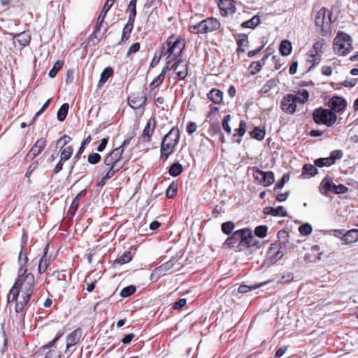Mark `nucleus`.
<instances>
[{"instance_id": "obj_58", "label": "nucleus", "mask_w": 358, "mask_h": 358, "mask_svg": "<svg viewBox=\"0 0 358 358\" xmlns=\"http://www.w3.org/2000/svg\"><path fill=\"white\" fill-rule=\"evenodd\" d=\"M299 231L302 236H308L312 232V227L308 223L303 224L299 227Z\"/></svg>"}, {"instance_id": "obj_56", "label": "nucleus", "mask_w": 358, "mask_h": 358, "mask_svg": "<svg viewBox=\"0 0 358 358\" xmlns=\"http://www.w3.org/2000/svg\"><path fill=\"white\" fill-rule=\"evenodd\" d=\"M66 274L67 271L66 270H62L57 273V280L61 282L63 287H65L67 285ZM68 274L70 275L69 273H68Z\"/></svg>"}, {"instance_id": "obj_41", "label": "nucleus", "mask_w": 358, "mask_h": 358, "mask_svg": "<svg viewBox=\"0 0 358 358\" xmlns=\"http://www.w3.org/2000/svg\"><path fill=\"white\" fill-rule=\"evenodd\" d=\"M321 60V55H317L316 53L310 52L308 56V59H307V62L312 63V65L308 68V71H311L314 69L317 65L319 64Z\"/></svg>"}, {"instance_id": "obj_46", "label": "nucleus", "mask_w": 358, "mask_h": 358, "mask_svg": "<svg viewBox=\"0 0 358 358\" xmlns=\"http://www.w3.org/2000/svg\"><path fill=\"white\" fill-rule=\"evenodd\" d=\"M103 23H104V20H101L99 17L97 18V22L95 25L94 29L90 36V38L92 39L96 38L98 40V41H100L101 38H99V36H98V33L100 31L101 27L103 26Z\"/></svg>"}, {"instance_id": "obj_5", "label": "nucleus", "mask_w": 358, "mask_h": 358, "mask_svg": "<svg viewBox=\"0 0 358 358\" xmlns=\"http://www.w3.org/2000/svg\"><path fill=\"white\" fill-rule=\"evenodd\" d=\"M337 115L328 108L322 107L317 108L313 113L314 122L319 125H325L328 127H332L337 120Z\"/></svg>"}, {"instance_id": "obj_40", "label": "nucleus", "mask_w": 358, "mask_h": 358, "mask_svg": "<svg viewBox=\"0 0 358 358\" xmlns=\"http://www.w3.org/2000/svg\"><path fill=\"white\" fill-rule=\"evenodd\" d=\"M132 259L131 253L130 251H125L121 256L117 257L115 261L114 264L122 265L129 262Z\"/></svg>"}, {"instance_id": "obj_23", "label": "nucleus", "mask_w": 358, "mask_h": 358, "mask_svg": "<svg viewBox=\"0 0 358 358\" xmlns=\"http://www.w3.org/2000/svg\"><path fill=\"white\" fill-rule=\"evenodd\" d=\"M246 128H247L246 122H245L244 120H241L239 123L238 128H237L234 130L235 133L234 134V136H233L234 139L236 143H241V137L244 136V134H245Z\"/></svg>"}, {"instance_id": "obj_6", "label": "nucleus", "mask_w": 358, "mask_h": 358, "mask_svg": "<svg viewBox=\"0 0 358 358\" xmlns=\"http://www.w3.org/2000/svg\"><path fill=\"white\" fill-rule=\"evenodd\" d=\"M220 22L215 17H208L199 23L190 26L189 31L194 34H206L219 29Z\"/></svg>"}, {"instance_id": "obj_35", "label": "nucleus", "mask_w": 358, "mask_h": 358, "mask_svg": "<svg viewBox=\"0 0 358 358\" xmlns=\"http://www.w3.org/2000/svg\"><path fill=\"white\" fill-rule=\"evenodd\" d=\"M292 50V43L287 40H283L280 45L279 50L282 56L289 55Z\"/></svg>"}, {"instance_id": "obj_9", "label": "nucleus", "mask_w": 358, "mask_h": 358, "mask_svg": "<svg viewBox=\"0 0 358 358\" xmlns=\"http://www.w3.org/2000/svg\"><path fill=\"white\" fill-rule=\"evenodd\" d=\"M296 100L292 94H287L283 96L280 102L281 110L289 115H293L296 110Z\"/></svg>"}, {"instance_id": "obj_48", "label": "nucleus", "mask_w": 358, "mask_h": 358, "mask_svg": "<svg viewBox=\"0 0 358 358\" xmlns=\"http://www.w3.org/2000/svg\"><path fill=\"white\" fill-rule=\"evenodd\" d=\"M136 290V288L134 285H129L121 290L120 295L122 298H127L134 294Z\"/></svg>"}, {"instance_id": "obj_53", "label": "nucleus", "mask_w": 358, "mask_h": 358, "mask_svg": "<svg viewBox=\"0 0 358 358\" xmlns=\"http://www.w3.org/2000/svg\"><path fill=\"white\" fill-rule=\"evenodd\" d=\"M208 134L213 136L215 135L218 134L221 131V128L220 126L219 122H213L210 124L209 129H208Z\"/></svg>"}, {"instance_id": "obj_39", "label": "nucleus", "mask_w": 358, "mask_h": 358, "mask_svg": "<svg viewBox=\"0 0 358 358\" xmlns=\"http://www.w3.org/2000/svg\"><path fill=\"white\" fill-rule=\"evenodd\" d=\"M73 152V149L71 146L62 147L61 148V161L66 162L70 159Z\"/></svg>"}, {"instance_id": "obj_13", "label": "nucleus", "mask_w": 358, "mask_h": 358, "mask_svg": "<svg viewBox=\"0 0 358 358\" xmlns=\"http://www.w3.org/2000/svg\"><path fill=\"white\" fill-rule=\"evenodd\" d=\"M336 184L333 182L331 177L327 176H325L320 184V192L322 195L328 196L329 192L334 193Z\"/></svg>"}, {"instance_id": "obj_60", "label": "nucleus", "mask_w": 358, "mask_h": 358, "mask_svg": "<svg viewBox=\"0 0 358 358\" xmlns=\"http://www.w3.org/2000/svg\"><path fill=\"white\" fill-rule=\"evenodd\" d=\"M289 173H285L282 176V178L279 181H278V182L275 184L274 190H275L277 189H282L284 187L285 182H287L289 180Z\"/></svg>"}, {"instance_id": "obj_25", "label": "nucleus", "mask_w": 358, "mask_h": 358, "mask_svg": "<svg viewBox=\"0 0 358 358\" xmlns=\"http://www.w3.org/2000/svg\"><path fill=\"white\" fill-rule=\"evenodd\" d=\"M345 244H350L358 241V229H354L348 231L342 238Z\"/></svg>"}, {"instance_id": "obj_31", "label": "nucleus", "mask_w": 358, "mask_h": 358, "mask_svg": "<svg viewBox=\"0 0 358 358\" xmlns=\"http://www.w3.org/2000/svg\"><path fill=\"white\" fill-rule=\"evenodd\" d=\"M262 179V184L264 185V186H269L272 185L274 181V173L272 171H262V175L261 176Z\"/></svg>"}, {"instance_id": "obj_63", "label": "nucleus", "mask_w": 358, "mask_h": 358, "mask_svg": "<svg viewBox=\"0 0 358 358\" xmlns=\"http://www.w3.org/2000/svg\"><path fill=\"white\" fill-rule=\"evenodd\" d=\"M169 173L174 177L179 176V162L177 161L171 166Z\"/></svg>"}, {"instance_id": "obj_3", "label": "nucleus", "mask_w": 358, "mask_h": 358, "mask_svg": "<svg viewBox=\"0 0 358 358\" xmlns=\"http://www.w3.org/2000/svg\"><path fill=\"white\" fill-rule=\"evenodd\" d=\"M333 48L336 54L346 56L353 50L352 37L343 31H338L334 38Z\"/></svg>"}, {"instance_id": "obj_62", "label": "nucleus", "mask_w": 358, "mask_h": 358, "mask_svg": "<svg viewBox=\"0 0 358 358\" xmlns=\"http://www.w3.org/2000/svg\"><path fill=\"white\" fill-rule=\"evenodd\" d=\"M101 157L99 154L92 153L88 156L87 162L91 164H96L101 161Z\"/></svg>"}, {"instance_id": "obj_32", "label": "nucleus", "mask_w": 358, "mask_h": 358, "mask_svg": "<svg viewBox=\"0 0 358 358\" xmlns=\"http://www.w3.org/2000/svg\"><path fill=\"white\" fill-rule=\"evenodd\" d=\"M137 0H131L127 7V12L129 13L128 20L135 22L136 16Z\"/></svg>"}, {"instance_id": "obj_43", "label": "nucleus", "mask_w": 358, "mask_h": 358, "mask_svg": "<svg viewBox=\"0 0 358 358\" xmlns=\"http://www.w3.org/2000/svg\"><path fill=\"white\" fill-rule=\"evenodd\" d=\"M267 282H261L259 284H255L252 285H241L238 287V292L240 293H246L251 290H255L263 285H266Z\"/></svg>"}, {"instance_id": "obj_64", "label": "nucleus", "mask_w": 358, "mask_h": 358, "mask_svg": "<svg viewBox=\"0 0 358 358\" xmlns=\"http://www.w3.org/2000/svg\"><path fill=\"white\" fill-rule=\"evenodd\" d=\"M219 6L221 10H223L225 11V13H227L228 10L231 9L232 3L231 0L221 1L219 3Z\"/></svg>"}, {"instance_id": "obj_44", "label": "nucleus", "mask_w": 358, "mask_h": 358, "mask_svg": "<svg viewBox=\"0 0 358 358\" xmlns=\"http://www.w3.org/2000/svg\"><path fill=\"white\" fill-rule=\"evenodd\" d=\"M294 96L297 102L304 103L308 100L309 93L306 90H299L296 95Z\"/></svg>"}, {"instance_id": "obj_59", "label": "nucleus", "mask_w": 358, "mask_h": 358, "mask_svg": "<svg viewBox=\"0 0 358 358\" xmlns=\"http://www.w3.org/2000/svg\"><path fill=\"white\" fill-rule=\"evenodd\" d=\"M51 102V99H48L45 103L43 105L42 108L35 114V116L33 117L31 122L29 123V125H31L34 123L36 118L41 115L45 110L50 106V103Z\"/></svg>"}, {"instance_id": "obj_52", "label": "nucleus", "mask_w": 358, "mask_h": 358, "mask_svg": "<svg viewBox=\"0 0 358 358\" xmlns=\"http://www.w3.org/2000/svg\"><path fill=\"white\" fill-rule=\"evenodd\" d=\"M268 227L265 225H259L255 229V234L259 238H263L266 236Z\"/></svg>"}, {"instance_id": "obj_29", "label": "nucleus", "mask_w": 358, "mask_h": 358, "mask_svg": "<svg viewBox=\"0 0 358 358\" xmlns=\"http://www.w3.org/2000/svg\"><path fill=\"white\" fill-rule=\"evenodd\" d=\"M316 167L315 165L313 166L309 164H304L302 168V176L308 178L315 176L318 173Z\"/></svg>"}, {"instance_id": "obj_19", "label": "nucleus", "mask_w": 358, "mask_h": 358, "mask_svg": "<svg viewBox=\"0 0 358 358\" xmlns=\"http://www.w3.org/2000/svg\"><path fill=\"white\" fill-rule=\"evenodd\" d=\"M155 128V120L154 118H150L148 121L146 126L143 131L142 138L143 139V141L149 142L150 141V137L154 132Z\"/></svg>"}, {"instance_id": "obj_18", "label": "nucleus", "mask_w": 358, "mask_h": 358, "mask_svg": "<svg viewBox=\"0 0 358 358\" xmlns=\"http://www.w3.org/2000/svg\"><path fill=\"white\" fill-rule=\"evenodd\" d=\"M82 336V329L78 328L75 329L66 337V350L71 346L76 345Z\"/></svg>"}, {"instance_id": "obj_8", "label": "nucleus", "mask_w": 358, "mask_h": 358, "mask_svg": "<svg viewBox=\"0 0 358 358\" xmlns=\"http://www.w3.org/2000/svg\"><path fill=\"white\" fill-rule=\"evenodd\" d=\"M343 153L341 150H335L331 152L329 157L318 158L315 160V165L317 167L330 166L335 164L336 161L343 157Z\"/></svg>"}, {"instance_id": "obj_20", "label": "nucleus", "mask_w": 358, "mask_h": 358, "mask_svg": "<svg viewBox=\"0 0 358 358\" xmlns=\"http://www.w3.org/2000/svg\"><path fill=\"white\" fill-rule=\"evenodd\" d=\"M264 213L266 215H271L275 217H286L287 215V210L282 206H280L277 208L273 207H266L264 209Z\"/></svg>"}, {"instance_id": "obj_51", "label": "nucleus", "mask_w": 358, "mask_h": 358, "mask_svg": "<svg viewBox=\"0 0 358 358\" xmlns=\"http://www.w3.org/2000/svg\"><path fill=\"white\" fill-rule=\"evenodd\" d=\"M222 231L226 234L229 235L234 229V224L231 221L226 222L222 224Z\"/></svg>"}, {"instance_id": "obj_1", "label": "nucleus", "mask_w": 358, "mask_h": 358, "mask_svg": "<svg viewBox=\"0 0 358 358\" xmlns=\"http://www.w3.org/2000/svg\"><path fill=\"white\" fill-rule=\"evenodd\" d=\"M15 282L17 283V289L20 293V301L15 303V312H23L24 307L30 301L34 293L35 279L32 273H29L22 278H17Z\"/></svg>"}, {"instance_id": "obj_37", "label": "nucleus", "mask_w": 358, "mask_h": 358, "mask_svg": "<svg viewBox=\"0 0 358 358\" xmlns=\"http://www.w3.org/2000/svg\"><path fill=\"white\" fill-rule=\"evenodd\" d=\"M69 109V105L67 103H64L61 106L57 113V117L59 122H63L66 119Z\"/></svg>"}, {"instance_id": "obj_47", "label": "nucleus", "mask_w": 358, "mask_h": 358, "mask_svg": "<svg viewBox=\"0 0 358 358\" xmlns=\"http://www.w3.org/2000/svg\"><path fill=\"white\" fill-rule=\"evenodd\" d=\"M250 134L252 138L261 141L265 136V131L259 127H255L252 131H250Z\"/></svg>"}, {"instance_id": "obj_34", "label": "nucleus", "mask_w": 358, "mask_h": 358, "mask_svg": "<svg viewBox=\"0 0 358 358\" xmlns=\"http://www.w3.org/2000/svg\"><path fill=\"white\" fill-rule=\"evenodd\" d=\"M261 21H260V18L259 17L256 15L255 16H253L251 19H250L249 20H247L245 22H243L241 26V27L243 28H250V29H254L256 27H257L259 24H260Z\"/></svg>"}, {"instance_id": "obj_27", "label": "nucleus", "mask_w": 358, "mask_h": 358, "mask_svg": "<svg viewBox=\"0 0 358 358\" xmlns=\"http://www.w3.org/2000/svg\"><path fill=\"white\" fill-rule=\"evenodd\" d=\"M45 145L46 140L44 138H41L36 141L29 151H31L36 157H37L41 153Z\"/></svg>"}, {"instance_id": "obj_30", "label": "nucleus", "mask_w": 358, "mask_h": 358, "mask_svg": "<svg viewBox=\"0 0 358 358\" xmlns=\"http://www.w3.org/2000/svg\"><path fill=\"white\" fill-rule=\"evenodd\" d=\"M134 22L131 20H127V22L124 25L122 29V38L121 41L124 42L127 41L130 36V34L134 28Z\"/></svg>"}, {"instance_id": "obj_36", "label": "nucleus", "mask_w": 358, "mask_h": 358, "mask_svg": "<svg viewBox=\"0 0 358 358\" xmlns=\"http://www.w3.org/2000/svg\"><path fill=\"white\" fill-rule=\"evenodd\" d=\"M278 83H279V80L278 78L270 79L262 87L261 91H260L261 93L262 94L268 93L271 89L276 87Z\"/></svg>"}, {"instance_id": "obj_42", "label": "nucleus", "mask_w": 358, "mask_h": 358, "mask_svg": "<svg viewBox=\"0 0 358 358\" xmlns=\"http://www.w3.org/2000/svg\"><path fill=\"white\" fill-rule=\"evenodd\" d=\"M168 71L166 69V66L163 69L162 73L157 76L154 80L150 83V87L151 90H155L156 87H157L164 80L165 77L166 71Z\"/></svg>"}, {"instance_id": "obj_21", "label": "nucleus", "mask_w": 358, "mask_h": 358, "mask_svg": "<svg viewBox=\"0 0 358 358\" xmlns=\"http://www.w3.org/2000/svg\"><path fill=\"white\" fill-rule=\"evenodd\" d=\"M207 97L214 104H220L223 101V92L218 89L213 88L208 93Z\"/></svg>"}, {"instance_id": "obj_45", "label": "nucleus", "mask_w": 358, "mask_h": 358, "mask_svg": "<svg viewBox=\"0 0 358 358\" xmlns=\"http://www.w3.org/2000/svg\"><path fill=\"white\" fill-rule=\"evenodd\" d=\"M107 166H110L109 170L105 174L106 178H111L116 173H117L122 167V165L120 164H105Z\"/></svg>"}, {"instance_id": "obj_10", "label": "nucleus", "mask_w": 358, "mask_h": 358, "mask_svg": "<svg viewBox=\"0 0 358 358\" xmlns=\"http://www.w3.org/2000/svg\"><path fill=\"white\" fill-rule=\"evenodd\" d=\"M146 95L143 91L131 93L128 96V104L133 109H138L145 104Z\"/></svg>"}, {"instance_id": "obj_2", "label": "nucleus", "mask_w": 358, "mask_h": 358, "mask_svg": "<svg viewBox=\"0 0 358 358\" xmlns=\"http://www.w3.org/2000/svg\"><path fill=\"white\" fill-rule=\"evenodd\" d=\"M178 45L179 36L176 37L175 35H171L163 44L160 51V56H166V69L167 70L173 69L178 76H179V72H177L176 70L179 64V51H177L176 48Z\"/></svg>"}, {"instance_id": "obj_49", "label": "nucleus", "mask_w": 358, "mask_h": 358, "mask_svg": "<svg viewBox=\"0 0 358 358\" xmlns=\"http://www.w3.org/2000/svg\"><path fill=\"white\" fill-rule=\"evenodd\" d=\"M178 185L176 182H172L166 190V196L168 198H173L178 192Z\"/></svg>"}, {"instance_id": "obj_28", "label": "nucleus", "mask_w": 358, "mask_h": 358, "mask_svg": "<svg viewBox=\"0 0 358 358\" xmlns=\"http://www.w3.org/2000/svg\"><path fill=\"white\" fill-rule=\"evenodd\" d=\"M17 283L18 282H15L10 289L7 296L8 303H10L11 301H15L17 303V301H20V293L17 289Z\"/></svg>"}, {"instance_id": "obj_14", "label": "nucleus", "mask_w": 358, "mask_h": 358, "mask_svg": "<svg viewBox=\"0 0 358 358\" xmlns=\"http://www.w3.org/2000/svg\"><path fill=\"white\" fill-rule=\"evenodd\" d=\"M178 258L174 257H172L169 262L162 264L161 266L156 268L154 272L158 275H164L167 273H171L172 271H171L176 263L178 262Z\"/></svg>"}, {"instance_id": "obj_26", "label": "nucleus", "mask_w": 358, "mask_h": 358, "mask_svg": "<svg viewBox=\"0 0 358 358\" xmlns=\"http://www.w3.org/2000/svg\"><path fill=\"white\" fill-rule=\"evenodd\" d=\"M236 43L238 45V52H244L245 50L243 48V46H248V35L245 34H238L235 36Z\"/></svg>"}, {"instance_id": "obj_7", "label": "nucleus", "mask_w": 358, "mask_h": 358, "mask_svg": "<svg viewBox=\"0 0 358 358\" xmlns=\"http://www.w3.org/2000/svg\"><path fill=\"white\" fill-rule=\"evenodd\" d=\"M240 234L241 242L237 245L236 251H243L250 247L257 246L259 241L255 240L252 231L250 228H244L238 230Z\"/></svg>"}, {"instance_id": "obj_12", "label": "nucleus", "mask_w": 358, "mask_h": 358, "mask_svg": "<svg viewBox=\"0 0 358 358\" xmlns=\"http://www.w3.org/2000/svg\"><path fill=\"white\" fill-rule=\"evenodd\" d=\"M123 154L122 148H116L113 149L104 159V164H119Z\"/></svg>"}, {"instance_id": "obj_33", "label": "nucleus", "mask_w": 358, "mask_h": 358, "mask_svg": "<svg viewBox=\"0 0 358 358\" xmlns=\"http://www.w3.org/2000/svg\"><path fill=\"white\" fill-rule=\"evenodd\" d=\"M86 194H87L86 189H83L78 194V195L74 198V199L73 200V201L70 206V208L69 210V212H71L73 214L75 213V212L77 210V209L79 207V201H80V198L83 196H85L86 195Z\"/></svg>"}, {"instance_id": "obj_54", "label": "nucleus", "mask_w": 358, "mask_h": 358, "mask_svg": "<svg viewBox=\"0 0 358 358\" xmlns=\"http://www.w3.org/2000/svg\"><path fill=\"white\" fill-rule=\"evenodd\" d=\"M324 45V40H320L316 41L313 46V49L310 50V52L316 53L317 55H322L323 52L322 48Z\"/></svg>"}, {"instance_id": "obj_15", "label": "nucleus", "mask_w": 358, "mask_h": 358, "mask_svg": "<svg viewBox=\"0 0 358 358\" xmlns=\"http://www.w3.org/2000/svg\"><path fill=\"white\" fill-rule=\"evenodd\" d=\"M268 255L272 263H275L283 256V252L281 250V246L278 243H272L268 251Z\"/></svg>"}, {"instance_id": "obj_16", "label": "nucleus", "mask_w": 358, "mask_h": 358, "mask_svg": "<svg viewBox=\"0 0 358 358\" xmlns=\"http://www.w3.org/2000/svg\"><path fill=\"white\" fill-rule=\"evenodd\" d=\"M324 8H320L315 16V22L317 27H320L322 34L329 32L328 22H324Z\"/></svg>"}, {"instance_id": "obj_57", "label": "nucleus", "mask_w": 358, "mask_h": 358, "mask_svg": "<svg viewBox=\"0 0 358 358\" xmlns=\"http://www.w3.org/2000/svg\"><path fill=\"white\" fill-rule=\"evenodd\" d=\"M262 65L260 64L259 62H257L256 61L255 62H252L250 66H249V69H250V73L252 75V76H255V74H257L259 71H260V70L262 69Z\"/></svg>"}, {"instance_id": "obj_17", "label": "nucleus", "mask_w": 358, "mask_h": 358, "mask_svg": "<svg viewBox=\"0 0 358 358\" xmlns=\"http://www.w3.org/2000/svg\"><path fill=\"white\" fill-rule=\"evenodd\" d=\"M49 243H47L43 249V255L38 262V270L39 273H43L48 268L50 262V256L48 257Z\"/></svg>"}, {"instance_id": "obj_11", "label": "nucleus", "mask_w": 358, "mask_h": 358, "mask_svg": "<svg viewBox=\"0 0 358 358\" xmlns=\"http://www.w3.org/2000/svg\"><path fill=\"white\" fill-rule=\"evenodd\" d=\"M328 105L330 108L329 110L336 114L343 113L345 110L348 103L344 98L334 96L329 100Z\"/></svg>"}, {"instance_id": "obj_38", "label": "nucleus", "mask_w": 358, "mask_h": 358, "mask_svg": "<svg viewBox=\"0 0 358 358\" xmlns=\"http://www.w3.org/2000/svg\"><path fill=\"white\" fill-rule=\"evenodd\" d=\"M113 75V69L108 66L103 69L101 74V78L99 82V86L103 85L107 80Z\"/></svg>"}, {"instance_id": "obj_4", "label": "nucleus", "mask_w": 358, "mask_h": 358, "mask_svg": "<svg viewBox=\"0 0 358 358\" xmlns=\"http://www.w3.org/2000/svg\"><path fill=\"white\" fill-rule=\"evenodd\" d=\"M179 140V129L173 128L167 134H166L161 144V157L166 160L171 155Z\"/></svg>"}, {"instance_id": "obj_61", "label": "nucleus", "mask_w": 358, "mask_h": 358, "mask_svg": "<svg viewBox=\"0 0 358 358\" xmlns=\"http://www.w3.org/2000/svg\"><path fill=\"white\" fill-rule=\"evenodd\" d=\"M28 262V257L27 254L23 255V246H22L21 250L18 256V264L20 266H25Z\"/></svg>"}, {"instance_id": "obj_55", "label": "nucleus", "mask_w": 358, "mask_h": 358, "mask_svg": "<svg viewBox=\"0 0 358 358\" xmlns=\"http://www.w3.org/2000/svg\"><path fill=\"white\" fill-rule=\"evenodd\" d=\"M231 119V116L230 115H227L224 117L222 120V128L228 134H231V128L229 126V122Z\"/></svg>"}, {"instance_id": "obj_22", "label": "nucleus", "mask_w": 358, "mask_h": 358, "mask_svg": "<svg viewBox=\"0 0 358 358\" xmlns=\"http://www.w3.org/2000/svg\"><path fill=\"white\" fill-rule=\"evenodd\" d=\"M13 40L15 43L17 42L20 46L25 47L30 43L31 36L28 33L24 31L15 34Z\"/></svg>"}, {"instance_id": "obj_50", "label": "nucleus", "mask_w": 358, "mask_h": 358, "mask_svg": "<svg viewBox=\"0 0 358 358\" xmlns=\"http://www.w3.org/2000/svg\"><path fill=\"white\" fill-rule=\"evenodd\" d=\"M63 64V62L57 61L53 65L52 69L49 71L48 76L52 78H55L57 76L58 71L62 69Z\"/></svg>"}, {"instance_id": "obj_24", "label": "nucleus", "mask_w": 358, "mask_h": 358, "mask_svg": "<svg viewBox=\"0 0 358 358\" xmlns=\"http://www.w3.org/2000/svg\"><path fill=\"white\" fill-rule=\"evenodd\" d=\"M240 234L238 230L235 231L231 236H229L225 242L224 245L228 246L230 248H236L237 249V245L241 242Z\"/></svg>"}]
</instances>
